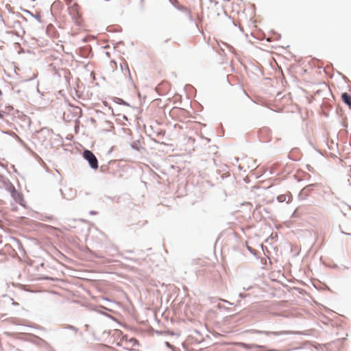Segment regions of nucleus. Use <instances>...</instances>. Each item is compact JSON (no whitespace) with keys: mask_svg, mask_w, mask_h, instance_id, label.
<instances>
[{"mask_svg":"<svg viewBox=\"0 0 351 351\" xmlns=\"http://www.w3.org/2000/svg\"><path fill=\"white\" fill-rule=\"evenodd\" d=\"M121 343L128 350H132L134 347L138 346V342L135 338L129 339L128 336L123 337Z\"/></svg>","mask_w":351,"mask_h":351,"instance_id":"nucleus-3","label":"nucleus"},{"mask_svg":"<svg viewBox=\"0 0 351 351\" xmlns=\"http://www.w3.org/2000/svg\"><path fill=\"white\" fill-rule=\"evenodd\" d=\"M2 117V114L0 113V117Z\"/></svg>","mask_w":351,"mask_h":351,"instance_id":"nucleus-8","label":"nucleus"},{"mask_svg":"<svg viewBox=\"0 0 351 351\" xmlns=\"http://www.w3.org/2000/svg\"><path fill=\"white\" fill-rule=\"evenodd\" d=\"M83 157L88 162L91 168L97 169L98 168V161L93 153L89 150H85L83 152Z\"/></svg>","mask_w":351,"mask_h":351,"instance_id":"nucleus-1","label":"nucleus"},{"mask_svg":"<svg viewBox=\"0 0 351 351\" xmlns=\"http://www.w3.org/2000/svg\"><path fill=\"white\" fill-rule=\"evenodd\" d=\"M292 195L290 192L287 194H282L277 197V199L279 202H287V204H289L292 201Z\"/></svg>","mask_w":351,"mask_h":351,"instance_id":"nucleus-5","label":"nucleus"},{"mask_svg":"<svg viewBox=\"0 0 351 351\" xmlns=\"http://www.w3.org/2000/svg\"><path fill=\"white\" fill-rule=\"evenodd\" d=\"M69 14L72 16V18L75 23L80 25L81 23V14H80V6L74 3L69 8Z\"/></svg>","mask_w":351,"mask_h":351,"instance_id":"nucleus-2","label":"nucleus"},{"mask_svg":"<svg viewBox=\"0 0 351 351\" xmlns=\"http://www.w3.org/2000/svg\"><path fill=\"white\" fill-rule=\"evenodd\" d=\"M341 99L343 101L351 108V95L347 93H344L341 95Z\"/></svg>","mask_w":351,"mask_h":351,"instance_id":"nucleus-6","label":"nucleus"},{"mask_svg":"<svg viewBox=\"0 0 351 351\" xmlns=\"http://www.w3.org/2000/svg\"><path fill=\"white\" fill-rule=\"evenodd\" d=\"M228 345H230V343H228ZM231 345H235L238 346H241L245 349H250L252 348H256L258 346L256 345H249L243 342H237V343H231Z\"/></svg>","mask_w":351,"mask_h":351,"instance_id":"nucleus-7","label":"nucleus"},{"mask_svg":"<svg viewBox=\"0 0 351 351\" xmlns=\"http://www.w3.org/2000/svg\"><path fill=\"white\" fill-rule=\"evenodd\" d=\"M256 332L258 333V334H263V335H267V336H269V335L278 336V335H287V334L290 333V332L285 331V330H281V331H260V330H256Z\"/></svg>","mask_w":351,"mask_h":351,"instance_id":"nucleus-4","label":"nucleus"}]
</instances>
